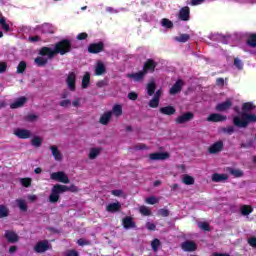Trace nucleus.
I'll return each instance as SVG.
<instances>
[{"label":"nucleus","instance_id":"nucleus-36","mask_svg":"<svg viewBox=\"0 0 256 256\" xmlns=\"http://www.w3.org/2000/svg\"><path fill=\"white\" fill-rule=\"evenodd\" d=\"M212 181L214 183H221V181H225V174L214 173L212 175Z\"/></svg>","mask_w":256,"mask_h":256},{"label":"nucleus","instance_id":"nucleus-39","mask_svg":"<svg viewBox=\"0 0 256 256\" xmlns=\"http://www.w3.org/2000/svg\"><path fill=\"white\" fill-rule=\"evenodd\" d=\"M241 213L244 216L251 215V213H253V207H251L249 205H243L241 207Z\"/></svg>","mask_w":256,"mask_h":256},{"label":"nucleus","instance_id":"nucleus-46","mask_svg":"<svg viewBox=\"0 0 256 256\" xmlns=\"http://www.w3.org/2000/svg\"><path fill=\"white\" fill-rule=\"evenodd\" d=\"M140 213H141V215H144L145 217H149V215H151V210L147 206H141Z\"/></svg>","mask_w":256,"mask_h":256},{"label":"nucleus","instance_id":"nucleus-38","mask_svg":"<svg viewBox=\"0 0 256 256\" xmlns=\"http://www.w3.org/2000/svg\"><path fill=\"white\" fill-rule=\"evenodd\" d=\"M48 59L47 58H44V57H37L35 58V63L38 67H45V65L48 63Z\"/></svg>","mask_w":256,"mask_h":256},{"label":"nucleus","instance_id":"nucleus-31","mask_svg":"<svg viewBox=\"0 0 256 256\" xmlns=\"http://www.w3.org/2000/svg\"><path fill=\"white\" fill-rule=\"evenodd\" d=\"M191 39V36L189 34H180L179 36L175 37V41L178 43H187Z\"/></svg>","mask_w":256,"mask_h":256},{"label":"nucleus","instance_id":"nucleus-33","mask_svg":"<svg viewBox=\"0 0 256 256\" xmlns=\"http://www.w3.org/2000/svg\"><path fill=\"white\" fill-rule=\"evenodd\" d=\"M31 145H33V147H41L43 145V138L34 136L31 140Z\"/></svg>","mask_w":256,"mask_h":256},{"label":"nucleus","instance_id":"nucleus-25","mask_svg":"<svg viewBox=\"0 0 256 256\" xmlns=\"http://www.w3.org/2000/svg\"><path fill=\"white\" fill-rule=\"evenodd\" d=\"M111 117H113L112 111L105 112L100 117L99 122L101 123V125H109V122L111 121Z\"/></svg>","mask_w":256,"mask_h":256},{"label":"nucleus","instance_id":"nucleus-61","mask_svg":"<svg viewBox=\"0 0 256 256\" xmlns=\"http://www.w3.org/2000/svg\"><path fill=\"white\" fill-rule=\"evenodd\" d=\"M112 195H114V197H121V195H123V191L122 190H112Z\"/></svg>","mask_w":256,"mask_h":256},{"label":"nucleus","instance_id":"nucleus-32","mask_svg":"<svg viewBox=\"0 0 256 256\" xmlns=\"http://www.w3.org/2000/svg\"><path fill=\"white\" fill-rule=\"evenodd\" d=\"M105 71H106L105 64H103V62H98L95 69V75H98V76L103 75Z\"/></svg>","mask_w":256,"mask_h":256},{"label":"nucleus","instance_id":"nucleus-12","mask_svg":"<svg viewBox=\"0 0 256 256\" xmlns=\"http://www.w3.org/2000/svg\"><path fill=\"white\" fill-rule=\"evenodd\" d=\"M39 55L41 57H48V59H53L57 54L55 52V48L52 49L47 46H44L39 50Z\"/></svg>","mask_w":256,"mask_h":256},{"label":"nucleus","instance_id":"nucleus-52","mask_svg":"<svg viewBox=\"0 0 256 256\" xmlns=\"http://www.w3.org/2000/svg\"><path fill=\"white\" fill-rule=\"evenodd\" d=\"M128 99L130 101H137L139 99V94H137L136 92H130L128 93Z\"/></svg>","mask_w":256,"mask_h":256},{"label":"nucleus","instance_id":"nucleus-29","mask_svg":"<svg viewBox=\"0 0 256 256\" xmlns=\"http://www.w3.org/2000/svg\"><path fill=\"white\" fill-rule=\"evenodd\" d=\"M116 117H121L123 115V106L116 104L113 106L111 111Z\"/></svg>","mask_w":256,"mask_h":256},{"label":"nucleus","instance_id":"nucleus-59","mask_svg":"<svg viewBox=\"0 0 256 256\" xmlns=\"http://www.w3.org/2000/svg\"><path fill=\"white\" fill-rule=\"evenodd\" d=\"M146 227H147L148 231H155V229H157V226L155 225V223H151V222H148L146 224Z\"/></svg>","mask_w":256,"mask_h":256},{"label":"nucleus","instance_id":"nucleus-24","mask_svg":"<svg viewBox=\"0 0 256 256\" xmlns=\"http://www.w3.org/2000/svg\"><path fill=\"white\" fill-rule=\"evenodd\" d=\"M159 112H160L162 115L171 116V115H175V113L177 112V110H176L175 107H173V106H165V107H161V108L159 109Z\"/></svg>","mask_w":256,"mask_h":256},{"label":"nucleus","instance_id":"nucleus-51","mask_svg":"<svg viewBox=\"0 0 256 256\" xmlns=\"http://www.w3.org/2000/svg\"><path fill=\"white\" fill-rule=\"evenodd\" d=\"M89 37V34H87L86 32H82V33H79L77 36H76V39L78 41H85V39H87Z\"/></svg>","mask_w":256,"mask_h":256},{"label":"nucleus","instance_id":"nucleus-34","mask_svg":"<svg viewBox=\"0 0 256 256\" xmlns=\"http://www.w3.org/2000/svg\"><path fill=\"white\" fill-rule=\"evenodd\" d=\"M155 89H157V85L155 84V82L148 83L147 93H148L149 97H152V95H155Z\"/></svg>","mask_w":256,"mask_h":256},{"label":"nucleus","instance_id":"nucleus-6","mask_svg":"<svg viewBox=\"0 0 256 256\" xmlns=\"http://www.w3.org/2000/svg\"><path fill=\"white\" fill-rule=\"evenodd\" d=\"M50 179H52L53 181H58L59 183H70L71 180H69V176H67V174H65V172L63 171H59V172H54L50 175Z\"/></svg>","mask_w":256,"mask_h":256},{"label":"nucleus","instance_id":"nucleus-40","mask_svg":"<svg viewBox=\"0 0 256 256\" xmlns=\"http://www.w3.org/2000/svg\"><path fill=\"white\" fill-rule=\"evenodd\" d=\"M99 153H101V149L99 148H92L88 155L89 159H97L99 157Z\"/></svg>","mask_w":256,"mask_h":256},{"label":"nucleus","instance_id":"nucleus-50","mask_svg":"<svg viewBox=\"0 0 256 256\" xmlns=\"http://www.w3.org/2000/svg\"><path fill=\"white\" fill-rule=\"evenodd\" d=\"M145 149H147V145L143 143H139L134 146V151H144Z\"/></svg>","mask_w":256,"mask_h":256},{"label":"nucleus","instance_id":"nucleus-54","mask_svg":"<svg viewBox=\"0 0 256 256\" xmlns=\"http://www.w3.org/2000/svg\"><path fill=\"white\" fill-rule=\"evenodd\" d=\"M234 65L240 71H241V69H243V62L241 60H239L238 58L234 59Z\"/></svg>","mask_w":256,"mask_h":256},{"label":"nucleus","instance_id":"nucleus-26","mask_svg":"<svg viewBox=\"0 0 256 256\" xmlns=\"http://www.w3.org/2000/svg\"><path fill=\"white\" fill-rule=\"evenodd\" d=\"M91 84V74L89 72H85L82 78V89H87Z\"/></svg>","mask_w":256,"mask_h":256},{"label":"nucleus","instance_id":"nucleus-16","mask_svg":"<svg viewBox=\"0 0 256 256\" xmlns=\"http://www.w3.org/2000/svg\"><path fill=\"white\" fill-rule=\"evenodd\" d=\"M206 121H208L209 123H221L225 121V116L217 113H212L207 117Z\"/></svg>","mask_w":256,"mask_h":256},{"label":"nucleus","instance_id":"nucleus-17","mask_svg":"<svg viewBox=\"0 0 256 256\" xmlns=\"http://www.w3.org/2000/svg\"><path fill=\"white\" fill-rule=\"evenodd\" d=\"M146 75L147 74L144 72V70H141L136 73H129V74H127V77H128V79H133L134 81L139 82V81H143V79H145Z\"/></svg>","mask_w":256,"mask_h":256},{"label":"nucleus","instance_id":"nucleus-53","mask_svg":"<svg viewBox=\"0 0 256 256\" xmlns=\"http://www.w3.org/2000/svg\"><path fill=\"white\" fill-rule=\"evenodd\" d=\"M77 243L80 247H85V245H91V242L83 238L78 239Z\"/></svg>","mask_w":256,"mask_h":256},{"label":"nucleus","instance_id":"nucleus-4","mask_svg":"<svg viewBox=\"0 0 256 256\" xmlns=\"http://www.w3.org/2000/svg\"><path fill=\"white\" fill-rule=\"evenodd\" d=\"M105 51V42L99 41L96 43H90L88 45V53L92 55H97L99 53H103Z\"/></svg>","mask_w":256,"mask_h":256},{"label":"nucleus","instance_id":"nucleus-5","mask_svg":"<svg viewBox=\"0 0 256 256\" xmlns=\"http://www.w3.org/2000/svg\"><path fill=\"white\" fill-rule=\"evenodd\" d=\"M157 65H159L157 61L149 58L144 62L142 71H144L146 75L147 73H155V69H157Z\"/></svg>","mask_w":256,"mask_h":256},{"label":"nucleus","instance_id":"nucleus-19","mask_svg":"<svg viewBox=\"0 0 256 256\" xmlns=\"http://www.w3.org/2000/svg\"><path fill=\"white\" fill-rule=\"evenodd\" d=\"M4 237L7 239L8 243H17V241H19V235L11 230H7Z\"/></svg>","mask_w":256,"mask_h":256},{"label":"nucleus","instance_id":"nucleus-8","mask_svg":"<svg viewBox=\"0 0 256 256\" xmlns=\"http://www.w3.org/2000/svg\"><path fill=\"white\" fill-rule=\"evenodd\" d=\"M77 74L75 72H70L66 78V85L69 91H75L77 89Z\"/></svg>","mask_w":256,"mask_h":256},{"label":"nucleus","instance_id":"nucleus-13","mask_svg":"<svg viewBox=\"0 0 256 256\" xmlns=\"http://www.w3.org/2000/svg\"><path fill=\"white\" fill-rule=\"evenodd\" d=\"M185 82L182 79H178L173 86L170 88V95H177V93H181Z\"/></svg>","mask_w":256,"mask_h":256},{"label":"nucleus","instance_id":"nucleus-27","mask_svg":"<svg viewBox=\"0 0 256 256\" xmlns=\"http://www.w3.org/2000/svg\"><path fill=\"white\" fill-rule=\"evenodd\" d=\"M226 171L230 173L235 178H241L243 177V171L239 169H234V168H227Z\"/></svg>","mask_w":256,"mask_h":256},{"label":"nucleus","instance_id":"nucleus-15","mask_svg":"<svg viewBox=\"0 0 256 256\" xmlns=\"http://www.w3.org/2000/svg\"><path fill=\"white\" fill-rule=\"evenodd\" d=\"M208 151L211 155H215L217 153H221L223 151V141H218L214 144H212L209 148Z\"/></svg>","mask_w":256,"mask_h":256},{"label":"nucleus","instance_id":"nucleus-42","mask_svg":"<svg viewBox=\"0 0 256 256\" xmlns=\"http://www.w3.org/2000/svg\"><path fill=\"white\" fill-rule=\"evenodd\" d=\"M183 183L185 185H195V178H193V176L184 175Z\"/></svg>","mask_w":256,"mask_h":256},{"label":"nucleus","instance_id":"nucleus-20","mask_svg":"<svg viewBox=\"0 0 256 256\" xmlns=\"http://www.w3.org/2000/svg\"><path fill=\"white\" fill-rule=\"evenodd\" d=\"M183 251H188V252H193L197 250V244H195V242L193 241H185L182 243L181 245Z\"/></svg>","mask_w":256,"mask_h":256},{"label":"nucleus","instance_id":"nucleus-55","mask_svg":"<svg viewBox=\"0 0 256 256\" xmlns=\"http://www.w3.org/2000/svg\"><path fill=\"white\" fill-rule=\"evenodd\" d=\"M158 214L161 216V217H169V210L168 209H165V208H162L158 211Z\"/></svg>","mask_w":256,"mask_h":256},{"label":"nucleus","instance_id":"nucleus-9","mask_svg":"<svg viewBox=\"0 0 256 256\" xmlns=\"http://www.w3.org/2000/svg\"><path fill=\"white\" fill-rule=\"evenodd\" d=\"M49 249L50 246L48 240L39 241L34 246L35 253H45V251H49Z\"/></svg>","mask_w":256,"mask_h":256},{"label":"nucleus","instance_id":"nucleus-43","mask_svg":"<svg viewBox=\"0 0 256 256\" xmlns=\"http://www.w3.org/2000/svg\"><path fill=\"white\" fill-rule=\"evenodd\" d=\"M151 247H152V250H153L154 252L159 251V247H161V240L155 238V239L151 242Z\"/></svg>","mask_w":256,"mask_h":256},{"label":"nucleus","instance_id":"nucleus-47","mask_svg":"<svg viewBox=\"0 0 256 256\" xmlns=\"http://www.w3.org/2000/svg\"><path fill=\"white\" fill-rule=\"evenodd\" d=\"M20 183H21V185H22L23 187L28 188V187H31L32 180H31V178H22V179L20 180Z\"/></svg>","mask_w":256,"mask_h":256},{"label":"nucleus","instance_id":"nucleus-3","mask_svg":"<svg viewBox=\"0 0 256 256\" xmlns=\"http://www.w3.org/2000/svg\"><path fill=\"white\" fill-rule=\"evenodd\" d=\"M56 55H67L73 51V43L70 39H62L54 45Z\"/></svg>","mask_w":256,"mask_h":256},{"label":"nucleus","instance_id":"nucleus-11","mask_svg":"<svg viewBox=\"0 0 256 256\" xmlns=\"http://www.w3.org/2000/svg\"><path fill=\"white\" fill-rule=\"evenodd\" d=\"M170 155L168 152H155L149 154V159L151 161H165L166 159H169Z\"/></svg>","mask_w":256,"mask_h":256},{"label":"nucleus","instance_id":"nucleus-2","mask_svg":"<svg viewBox=\"0 0 256 256\" xmlns=\"http://www.w3.org/2000/svg\"><path fill=\"white\" fill-rule=\"evenodd\" d=\"M67 191H70V193H79V188L75 184L70 186L61 184L54 185L49 196L50 203H57L61 195L67 193Z\"/></svg>","mask_w":256,"mask_h":256},{"label":"nucleus","instance_id":"nucleus-63","mask_svg":"<svg viewBox=\"0 0 256 256\" xmlns=\"http://www.w3.org/2000/svg\"><path fill=\"white\" fill-rule=\"evenodd\" d=\"M217 111H225V102H222L216 106Z\"/></svg>","mask_w":256,"mask_h":256},{"label":"nucleus","instance_id":"nucleus-64","mask_svg":"<svg viewBox=\"0 0 256 256\" xmlns=\"http://www.w3.org/2000/svg\"><path fill=\"white\" fill-rule=\"evenodd\" d=\"M40 39H41V37H39V36L29 37V41H31L32 43H37V41H39Z\"/></svg>","mask_w":256,"mask_h":256},{"label":"nucleus","instance_id":"nucleus-45","mask_svg":"<svg viewBox=\"0 0 256 256\" xmlns=\"http://www.w3.org/2000/svg\"><path fill=\"white\" fill-rule=\"evenodd\" d=\"M162 27H166V29H173V22L167 18H163Z\"/></svg>","mask_w":256,"mask_h":256},{"label":"nucleus","instance_id":"nucleus-21","mask_svg":"<svg viewBox=\"0 0 256 256\" xmlns=\"http://www.w3.org/2000/svg\"><path fill=\"white\" fill-rule=\"evenodd\" d=\"M49 149L52 152V156L54 157L55 161H63V154L61 151H59V147L52 145L49 147Z\"/></svg>","mask_w":256,"mask_h":256},{"label":"nucleus","instance_id":"nucleus-62","mask_svg":"<svg viewBox=\"0 0 256 256\" xmlns=\"http://www.w3.org/2000/svg\"><path fill=\"white\" fill-rule=\"evenodd\" d=\"M201 3H205V0H191L192 6L201 5Z\"/></svg>","mask_w":256,"mask_h":256},{"label":"nucleus","instance_id":"nucleus-28","mask_svg":"<svg viewBox=\"0 0 256 256\" xmlns=\"http://www.w3.org/2000/svg\"><path fill=\"white\" fill-rule=\"evenodd\" d=\"M248 47L255 49L256 47V34H249L246 40Z\"/></svg>","mask_w":256,"mask_h":256},{"label":"nucleus","instance_id":"nucleus-48","mask_svg":"<svg viewBox=\"0 0 256 256\" xmlns=\"http://www.w3.org/2000/svg\"><path fill=\"white\" fill-rule=\"evenodd\" d=\"M149 107H151L152 109H157V107H159V100H157V98H152L149 103H148Z\"/></svg>","mask_w":256,"mask_h":256},{"label":"nucleus","instance_id":"nucleus-30","mask_svg":"<svg viewBox=\"0 0 256 256\" xmlns=\"http://www.w3.org/2000/svg\"><path fill=\"white\" fill-rule=\"evenodd\" d=\"M16 203L18 205V209H20V211H23L24 213L27 212V209H29V206H27V202H25V200L23 199H17Z\"/></svg>","mask_w":256,"mask_h":256},{"label":"nucleus","instance_id":"nucleus-7","mask_svg":"<svg viewBox=\"0 0 256 256\" xmlns=\"http://www.w3.org/2000/svg\"><path fill=\"white\" fill-rule=\"evenodd\" d=\"M193 119H195V114L191 111H188V112L178 116L175 119V122L177 123V125H183L185 123H189V121H193Z\"/></svg>","mask_w":256,"mask_h":256},{"label":"nucleus","instance_id":"nucleus-41","mask_svg":"<svg viewBox=\"0 0 256 256\" xmlns=\"http://www.w3.org/2000/svg\"><path fill=\"white\" fill-rule=\"evenodd\" d=\"M26 69H27V62H25V61L19 62L18 66H17V73L23 74V73H25Z\"/></svg>","mask_w":256,"mask_h":256},{"label":"nucleus","instance_id":"nucleus-10","mask_svg":"<svg viewBox=\"0 0 256 256\" xmlns=\"http://www.w3.org/2000/svg\"><path fill=\"white\" fill-rule=\"evenodd\" d=\"M178 19L180 21H189L191 19V9L189 6H184L179 10Z\"/></svg>","mask_w":256,"mask_h":256},{"label":"nucleus","instance_id":"nucleus-60","mask_svg":"<svg viewBox=\"0 0 256 256\" xmlns=\"http://www.w3.org/2000/svg\"><path fill=\"white\" fill-rule=\"evenodd\" d=\"M66 256H79V252L76 250H68Z\"/></svg>","mask_w":256,"mask_h":256},{"label":"nucleus","instance_id":"nucleus-14","mask_svg":"<svg viewBox=\"0 0 256 256\" xmlns=\"http://www.w3.org/2000/svg\"><path fill=\"white\" fill-rule=\"evenodd\" d=\"M14 135L18 137V139H31V131L28 129L17 128L14 131Z\"/></svg>","mask_w":256,"mask_h":256},{"label":"nucleus","instance_id":"nucleus-18","mask_svg":"<svg viewBox=\"0 0 256 256\" xmlns=\"http://www.w3.org/2000/svg\"><path fill=\"white\" fill-rule=\"evenodd\" d=\"M27 103V97L21 96L18 99H16L13 103L10 104V109H19L23 107Z\"/></svg>","mask_w":256,"mask_h":256},{"label":"nucleus","instance_id":"nucleus-44","mask_svg":"<svg viewBox=\"0 0 256 256\" xmlns=\"http://www.w3.org/2000/svg\"><path fill=\"white\" fill-rule=\"evenodd\" d=\"M198 227L202 231H211V225L207 222H199Z\"/></svg>","mask_w":256,"mask_h":256},{"label":"nucleus","instance_id":"nucleus-58","mask_svg":"<svg viewBox=\"0 0 256 256\" xmlns=\"http://www.w3.org/2000/svg\"><path fill=\"white\" fill-rule=\"evenodd\" d=\"M7 71V62H0V73L3 74Z\"/></svg>","mask_w":256,"mask_h":256},{"label":"nucleus","instance_id":"nucleus-56","mask_svg":"<svg viewBox=\"0 0 256 256\" xmlns=\"http://www.w3.org/2000/svg\"><path fill=\"white\" fill-rule=\"evenodd\" d=\"M248 244L250 245V247H253L254 249H256V237L249 238Z\"/></svg>","mask_w":256,"mask_h":256},{"label":"nucleus","instance_id":"nucleus-23","mask_svg":"<svg viewBox=\"0 0 256 256\" xmlns=\"http://www.w3.org/2000/svg\"><path fill=\"white\" fill-rule=\"evenodd\" d=\"M122 225L124 229H133L135 228V221H133V218L126 216L122 220Z\"/></svg>","mask_w":256,"mask_h":256},{"label":"nucleus","instance_id":"nucleus-37","mask_svg":"<svg viewBox=\"0 0 256 256\" xmlns=\"http://www.w3.org/2000/svg\"><path fill=\"white\" fill-rule=\"evenodd\" d=\"M5 217H9V208L5 205H0V219H5Z\"/></svg>","mask_w":256,"mask_h":256},{"label":"nucleus","instance_id":"nucleus-57","mask_svg":"<svg viewBox=\"0 0 256 256\" xmlns=\"http://www.w3.org/2000/svg\"><path fill=\"white\" fill-rule=\"evenodd\" d=\"M60 107H69V105H71V100L66 99V100H62L59 103Z\"/></svg>","mask_w":256,"mask_h":256},{"label":"nucleus","instance_id":"nucleus-35","mask_svg":"<svg viewBox=\"0 0 256 256\" xmlns=\"http://www.w3.org/2000/svg\"><path fill=\"white\" fill-rule=\"evenodd\" d=\"M0 25L3 31H5L6 33H9V31H11V27L9 26V24H7V19L5 18V16H2V19L0 20Z\"/></svg>","mask_w":256,"mask_h":256},{"label":"nucleus","instance_id":"nucleus-22","mask_svg":"<svg viewBox=\"0 0 256 256\" xmlns=\"http://www.w3.org/2000/svg\"><path fill=\"white\" fill-rule=\"evenodd\" d=\"M106 211L108 213H119L121 211V203L113 202L106 206Z\"/></svg>","mask_w":256,"mask_h":256},{"label":"nucleus","instance_id":"nucleus-49","mask_svg":"<svg viewBox=\"0 0 256 256\" xmlns=\"http://www.w3.org/2000/svg\"><path fill=\"white\" fill-rule=\"evenodd\" d=\"M146 203H148V205H155V204L159 203V199H157V197H155V196L148 197L146 199Z\"/></svg>","mask_w":256,"mask_h":256},{"label":"nucleus","instance_id":"nucleus-1","mask_svg":"<svg viewBox=\"0 0 256 256\" xmlns=\"http://www.w3.org/2000/svg\"><path fill=\"white\" fill-rule=\"evenodd\" d=\"M254 109H256V106L253 102L243 103L241 111H239V108H235L237 113L233 118V124L235 127L245 129L246 127H249V123H256V115L251 114V111H254Z\"/></svg>","mask_w":256,"mask_h":256}]
</instances>
